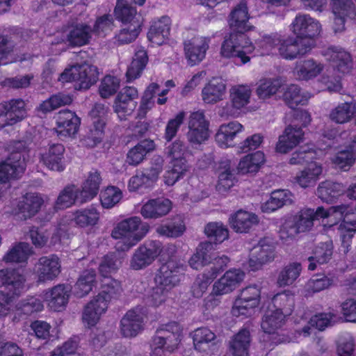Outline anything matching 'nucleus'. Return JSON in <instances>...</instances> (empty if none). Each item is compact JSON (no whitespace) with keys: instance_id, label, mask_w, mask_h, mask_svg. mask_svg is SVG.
<instances>
[{"instance_id":"412c9836","label":"nucleus","mask_w":356,"mask_h":356,"mask_svg":"<svg viewBox=\"0 0 356 356\" xmlns=\"http://www.w3.org/2000/svg\"><path fill=\"white\" fill-rule=\"evenodd\" d=\"M209 40L207 38L195 37L184 42L186 56L190 65L200 63L205 56Z\"/></svg>"},{"instance_id":"a19ab883","label":"nucleus","mask_w":356,"mask_h":356,"mask_svg":"<svg viewBox=\"0 0 356 356\" xmlns=\"http://www.w3.org/2000/svg\"><path fill=\"white\" fill-rule=\"evenodd\" d=\"M285 322L286 317L268 307L261 318V327L265 333L275 334L283 327Z\"/></svg>"},{"instance_id":"680f3d73","label":"nucleus","mask_w":356,"mask_h":356,"mask_svg":"<svg viewBox=\"0 0 356 356\" xmlns=\"http://www.w3.org/2000/svg\"><path fill=\"white\" fill-rule=\"evenodd\" d=\"M30 254L31 248L29 244L19 243L4 255L3 260L6 263H21L26 261Z\"/></svg>"},{"instance_id":"6e6d98bb","label":"nucleus","mask_w":356,"mask_h":356,"mask_svg":"<svg viewBox=\"0 0 356 356\" xmlns=\"http://www.w3.org/2000/svg\"><path fill=\"white\" fill-rule=\"evenodd\" d=\"M122 293L120 282L116 280L105 277L102 281V291L95 297H101L106 301V306L112 298H117Z\"/></svg>"},{"instance_id":"f8f14e48","label":"nucleus","mask_w":356,"mask_h":356,"mask_svg":"<svg viewBox=\"0 0 356 356\" xmlns=\"http://www.w3.org/2000/svg\"><path fill=\"white\" fill-rule=\"evenodd\" d=\"M321 26L319 22L307 14H298L290 25L291 31L302 39L311 40L321 32Z\"/></svg>"},{"instance_id":"a211bd4d","label":"nucleus","mask_w":356,"mask_h":356,"mask_svg":"<svg viewBox=\"0 0 356 356\" xmlns=\"http://www.w3.org/2000/svg\"><path fill=\"white\" fill-rule=\"evenodd\" d=\"M134 3L133 0L117 1L114 10L115 15L117 19L122 22L123 26L127 24L142 26L143 17L141 15L136 11Z\"/></svg>"},{"instance_id":"864d4df0","label":"nucleus","mask_w":356,"mask_h":356,"mask_svg":"<svg viewBox=\"0 0 356 356\" xmlns=\"http://www.w3.org/2000/svg\"><path fill=\"white\" fill-rule=\"evenodd\" d=\"M72 102V98L70 95L59 92L43 101L37 107V110L45 114L60 106L70 104Z\"/></svg>"},{"instance_id":"9b49d317","label":"nucleus","mask_w":356,"mask_h":356,"mask_svg":"<svg viewBox=\"0 0 356 356\" xmlns=\"http://www.w3.org/2000/svg\"><path fill=\"white\" fill-rule=\"evenodd\" d=\"M162 251V244L159 241H151L138 248L130 261V267L140 270L150 265Z\"/></svg>"},{"instance_id":"ea45409f","label":"nucleus","mask_w":356,"mask_h":356,"mask_svg":"<svg viewBox=\"0 0 356 356\" xmlns=\"http://www.w3.org/2000/svg\"><path fill=\"white\" fill-rule=\"evenodd\" d=\"M225 92V85L221 79L213 78L202 90V100L206 104H215L222 99Z\"/></svg>"},{"instance_id":"a18cd8bd","label":"nucleus","mask_w":356,"mask_h":356,"mask_svg":"<svg viewBox=\"0 0 356 356\" xmlns=\"http://www.w3.org/2000/svg\"><path fill=\"white\" fill-rule=\"evenodd\" d=\"M264 161V154L260 151L248 154L241 159L237 167L238 171L243 175L256 172Z\"/></svg>"},{"instance_id":"20e7f679","label":"nucleus","mask_w":356,"mask_h":356,"mask_svg":"<svg viewBox=\"0 0 356 356\" xmlns=\"http://www.w3.org/2000/svg\"><path fill=\"white\" fill-rule=\"evenodd\" d=\"M181 332L180 326L176 322L161 325L152 338V356H162L165 352H174L181 341Z\"/></svg>"},{"instance_id":"2eb2a0df","label":"nucleus","mask_w":356,"mask_h":356,"mask_svg":"<svg viewBox=\"0 0 356 356\" xmlns=\"http://www.w3.org/2000/svg\"><path fill=\"white\" fill-rule=\"evenodd\" d=\"M56 131L59 136L70 137L75 135L81 124V119L74 112L68 109L60 111L56 116Z\"/></svg>"},{"instance_id":"603ef678","label":"nucleus","mask_w":356,"mask_h":356,"mask_svg":"<svg viewBox=\"0 0 356 356\" xmlns=\"http://www.w3.org/2000/svg\"><path fill=\"white\" fill-rule=\"evenodd\" d=\"M309 96L301 92L300 88L295 84L289 86L284 90L283 99L291 108H296L298 105L305 104Z\"/></svg>"},{"instance_id":"4468645a","label":"nucleus","mask_w":356,"mask_h":356,"mask_svg":"<svg viewBox=\"0 0 356 356\" xmlns=\"http://www.w3.org/2000/svg\"><path fill=\"white\" fill-rule=\"evenodd\" d=\"M26 115L25 102L21 99H12L0 104V118L3 125H13L22 120Z\"/></svg>"},{"instance_id":"e433bc0d","label":"nucleus","mask_w":356,"mask_h":356,"mask_svg":"<svg viewBox=\"0 0 356 356\" xmlns=\"http://www.w3.org/2000/svg\"><path fill=\"white\" fill-rule=\"evenodd\" d=\"M327 210L318 207L316 211L312 209H302L298 214L293 216L301 232L309 230L314 225V220L319 218L327 217Z\"/></svg>"},{"instance_id":"774afa93","label":"nucleus","mask_w":356,"mask_h":356,"mask_svg":"<svg viewBox=\"0 0 356 356\" xmlns=\"http://www.w3.org/2000/svg\"><path fill=\"white\" fill-rule=\"evenodd\" d=\"M280 87L281 83L278 79H263L257 86V95L259 99H266L276 94Z\"/></svg>"},{"instance_id":"bf43d9fd","label":"nucleus","mask_w":356,"mask_h":356,"mask_svg":"<svg viewBox=\"0 0 356 356\" xmlns=\"http://www.w3.org/2000/svg\"><path fill=\"white\" fill-rule=\"evenodd\" d=\"M302 266L300 263L294 262L286 266L280 273L277 284L280 286L292 284L300 276Z\"/></svg>"},{"instance_id":"7ed1b4c3","label":"nucleus","mask_w":356,"mask_h":356,"mask_svg":"<svg viewBox=\"0 0 356 356\" xmlns=\"http://www.w3.org/2000/svg\"><path fill=\"white\" fill-rule=\"evenodd\" d=\"M327 55L332 70L327 71L323 81L327 85L328 90L338 92L341 88V77L351 71L353 60L349 52L339 47L329 48Z\"/></svg>"},{"instance_id":"2f4dec72","label":"nucleus","mask_w":356,"mask_h":356,"mask_svg":"<svg viewBox=\"0 0 356 356\" xmlns=\"http://www.w3.org/2000/svg\"><path fill=\"white\" fill-rule=\"evenodd\" d=\"M232 228L236 232L246 233L251 227L258 223L257 215L243 210H239L229 218Z\"/></svg>"},{"instance_id":"052dcab7","label":"nucleus","mask_w":356,"mask_h":356,"mask_svg":"<svg viewBox=\"0 0 356 356\" xmlns=\"http://www.w3.org/2000/svg\"><path fill=\"white\" fill-rule=\"evenodd\" d=\"M251 90L248 86H236L230 90V97L233 107L240 109L250 102Z\"/></svg>"},{"instance_id":"338daca9","label":"nucleus","mask_w":356,"mask_h":356,"mask_svg":"<svg viewBox=\"0 0 356 356\" xmlns=\"http://www.w3.org/2000/svg\"><path fill=\"white\" fill-rule=\"evenodd\" d=\"M104 126L105 121L103 119L93 120L91 128L83 139L86 145L92 147L102 141Z\"/></svg>"},{"instance_id":"7c9ffc66","label":"nucleus","mask_w":356,"mask_h":356,"mask_svg":"<svg viewBox=\"0 0 356 356\" xmlns=\"http://www.w3.org/2000/svg\"><path fill=\"white\" fill-rule=\"evenodd\" d=\"M43 202V199L39 194L26 193L18 202V212L22 214L24 219L30 218L39 211Z\"/></svg>"},{"instance_id":"3c124183","label":"nucleus","mask_w":356,"mask_h":356,"mask_svg":"<svg viewBox=\"0 0 356 356\" xmlns=\"http://www.w3.org/2000/svg\"><path fill=\"white\" fill-rule=\"evenodd\" d=\"M296 70L298 79L307 81L318 76L323 70V65L312 59H308L298 63Z\"/></svg>"},{"instance_id":"473e14b6","label":"nucleus","mask_w":356,"mask_h":356,"mask_svg":"<svg viewBox=\"0 0 356 356\" xmlns=\"http://www.w3.org/2000/svg\"><path fill=\"white\" fill-rule=\"evenodd\" d=\"M327 217L336 214L338 215L339 218H343V222L340 225L342 229H344L347 232H356V213L353 211V209L350 207L341 204L338 206L331 207L327 210Z\"/></svg>"},{"instance_id":"e2e57ef3","label":"nucleus","mask_w":356,"mask_h":356,"mask_svg":"<svg viewBox=\"0 0 356 356\" xmlns=\"http://www.w3.org/2000/svg\"><path fill=\"white\" fill-rule=\"evenodd\" d=\"M122 265L121 258L115 253L105 255L99 265V273L104 277L116 273Z\"/></svg>"},{"instance_id":"49530a36","label":"nucleus","mask_w":356,"mask_h":356,"mask_svg":"<svg viewBox=\"0 0 356 356\" xmlns=\"http://www.w3.org/2000/svg\"><path fill=\"white\" fill-rule=\"evenodd\" d=\"M321 173V165L312 162L296 175L295 179L301 187L307 188L314 185Z\"/></svg>"},{"instance_id":"c03bdc74","label":"nucleus","mask_w":356,"mask_h":356,"mask_svg":"<svg viewBox=\"0 0 356 356\" xmlns=\"http://www.w3.org/2000/svg\"><path fill=\"white\" fill-rule=\"evenodd\" d=\"M213 249L211 242H202L199 244L196 252L189 259V265L195 270L211 263V254L210 251Z\"/></svg>"},{"instance_id":"cd10ccee","label":"nucleus","mask_w":356,"mask_h":356,"mask_svg":"<svg viewBox=\"0 0 356 356\" xmlns=\"http://www.w3.org/2000/svg\"><path fill=\"white\" fill-rule=\"evenodd\" d=\"M229 26L234 32L245 33L251 29L247 5L242 1L230 13Z\"/></svg>"},{"instance_id":"393cba45","label":"nucleus","mask_w":356,"mask_h":356,"mask_svg":"<svg viewBox=\"0 0 356 356\" xmlns=\"http://www.w3.org/2000/svg\"><path fill=\"white\" fill-rule=\"evenodd\" d=\"M243 129V127L237 121H232L220 125L215 136L218 145L222 148H226L234 145V139Z\"/></svg>"},{"instance_id":"4d7b16f0","label":"nucleus","mask_w":356,"mask_h":356,"mask_svg":"<svg viewBox=\"0 0 356 356\" xmlns=\"http://www.w3.org/2000/svg\"><path fill=\"white\" fill-rule=\"evenodd\" d=\"M186 227L181 217L177 216L167 224L156 228V232L163 236L177 238L185 232Z\"/></svg>"},{"instance_id":"f3484780","label":"nucleus","mask_w":356,"mask_h":356,"mask_svg":"<svg viewBox=\"0 0 356 356\" xmlns=\"http://www.w3.org/2000/svg\"><path fill=\"white\" fill-rule=\"evenodd\" d=\"M143 328V313L142 309L136 307L129 310L120 321V332L125 337H134Z\"/></svg>"},{"instance_id":"c9c22d12","label":"nucleus","mask_w":356,"mask_h":356,"mask_svg":"<svg viewBox=\"0 0 356 356\" xmlns=\"http://www.w3.org/2000/svg\"><path fill=\"white\" fill-rule=\"evenodd\" d=\"M171 21L169 17L163 16L154 21L147 33L148 39L153 43L161 45L170 34Z\"/></svg>"},{"instance_id":"39448f33","label":"nucleus","mask_w":356,"mask_h":356,"mask_svg":"<svg viewBox=\"0 0 356 356\" xmlns=\"http://www.w3.org/2000/svg\"><path fill=\"white\" fill-rule=\"evenodd\" d=\"M254 49L252 42L245 34L232 31L225 37L220 54L225 58H234L236 64L243 65L250 61V58L248 54H251Z\"/></svg>"},{"instance_id":"6ab92c4d","label":"nucleus","mask_w":356,"mask_h":356,"mask_svg":"<svg viewBox=\"0 0 356 356\" xmlns=\"http://www.w3.org/2000/svg\"><path fill=\"white\" fill-rule=\"evenodd\" d=\"M244 273L239 269L229 270L216 282L213 286V293L222 296L233 291L244 278Z\"/></svg>"},{"instance_id":"6e6552de","label":"nucleus","mask_w":356,"mask_h":356,"mask_svg":"<svg viewBox=\"0 0 356 356\" xmlns=\"http://www.w3.org/2000/svg\"><path fill=\"white\" fill-rule=\"evenodd\" d=\"M314 42L311 40L289 36L285 39H281L277 49L279 55L282 58L292 60L307 54L312 50Z\"/></svg>"},{"instance_id":"69168bd1","label":"nucleus","mask_w":356,"mask_h":356,"mask_svg":"<svg viewBox=\"0 0 356 356\" xmlns=\"http://www.w3.org/2000/svg\"><path fill=\"white\" fill-rule=\"evenodd\" d=\"M204 233L216 243L223 242L229 236L227 228L222 222H209L204 227Z\"/></svg>"},{"instance_id":"13d9d810","label":"nucleus","mask_w":356,"mask_h":356,"mask_svg":"<svg viewBox=\"0 0 356 356\" xmlns=\"http://www.w3.org/2000/svg\"><path fill=\"white\" fill-rule=\"evenodd\" d=\"M341 192V185L331 181L321 182L317 188L316 194L326 202H332Z\"/></svg>"},{"instance_id":"1a4fd4ad","label":"nucleus","mask_w":356,"mask_h":356,"mask_svg":"<svg viewBox=\"0 0 356 356\" xmlns=\"http://www.w3.org/2000/svg\"><path fill=\"white\" fill-rule=\"evenodd\" d=\"M260 289L256 285L245 287L236 299L232 313L234 316H248L260 301Z\"/></svg>"},{"instance_id":"423d86ee","label":"nucleus","mask_w":356,"mask_h":356,"mask_svg":"<svg viewBox=\"0 0 356 356\" xmlns=\"http://www.w3.org/2000/svg\"><path fill=\"white\" fill-rule=\"evenodd\" d=\"M97 79V67L86 63L76 64L66 68L59 77V81L62 82H74L76 90H87L95 84Z\"/></svg>"},{"instance_id":"bb28decb","label":"nucleus","mask_w":356,"mask_h":356,"mask_svg":"<svg viewBox=\"0 0 356 356\" xmlns=\"http://www.w3.org/2000/svg\"><path fill=\"white\" fill-rule=\"evenodd\" d=\"M107 308L106 301L104 298L93 297L84 308L82 316L83 321L89 327L95 325L101 315L106 311Z\"/></svg>"},{"instance_id":"dca6fc26","label":"nucleus","mask_w":356,"mask_h":356,"mask_svg":"<svg viewBox=\"0 0 356 356\" xmlns=\"http://www.w3.org/2000/svg\"><path fill=\"white\" fill-rule=\"evenodd\" d=\"M92 25L86 22L72 23L67 31L66 41L72 47H82L92 38Z\"/></svg>"},{"instance_id":"72a5a7b5","label":"nucleus","mask_w":356,"mask_h":356,"mask_svg":"<svg viewBox=\"0 0 356 356\" xmlns=\"http://www.w3.org/2000/svg\"><path fill=\"white\" fill-rule=\"evenodd\" d=\"M23 277L15 269L0 270V286H5L13 296H19L23 288Z\"/></svg>"},{"instance_id":"c85d7f7f","label":"nucleus","mask_w":356,"mask_h":356,"mask_svg":"<svg viewBox=\"0 0 356 356\" xmlns=\"http://www.w3.org/2000/svg\"><path fill=\"white\" fill-rule=\"evenodd\" d=\"M80 188L74 184L66 186L62 190L56 201L55 208L56 209H64L74 204H82L86 202L81 196Z\"/></svg>"},{"instance_id":"0e129e2a","label":"nucleus","mask_w":356,"mask_h":356,"mask_svg":"<svg viewBox=\"0 0 356 356\" xmlns=\"http://www.w3.org/2000/svg\"><path fill=\"white\" fill-rule=\"evenodd\" d=\"M73 220L79 227L95 225L99 220V213L95 207L78 210L74 213Z\"/></svg>"},{"instance_id":"f03ea898","label":"nucleus","mask_w":356,"mask_h":356,"mask_svg":"<svg viewBox=\"0 0 356 356\" xmlns=\"http://www.w3.org/2000/svg\"><path fill=\"white\" fill-rule=\"evenodd\" d=\"M149 231V225L142 223L140 217L134 216L120 222L112 230L111 236L119 240L116 248L127 251L136 245Z\"/></svg>"},{"instance_id":"8fccbe9b","label":"nucleus","mask_w":356,"mask_h":356,"mask_svg":"<svg viewBox=\"0 0 356 356\" xmlns=\"http://www.w3.org/2000/svg\"><path fill=\"white\" fill-rule=\"evenodd\" d=\"M332 250L333 246L330 241L321 243L317 246L314 252V255L308 258L309 262L308 269L314 270L316 268V264H323L328 262L332 257Z\"/></svg>"},{"instance_id":"4c0bfd02","label":"nucleus","mask_w":356,"mask_h":356,"mask_svg":"<svg viewBox=\"0 0 356 356\" xmlns=\"http://www.w3.org/2000/svg\"><path fill=\"white\" fill-rule=\"evenodd\" d=\"M154 148V140L150 139L143 140L129 150L127 154L126 162L129 165L136 166L141 163L147 154L153 151Z\"/></svg>"},{"instance_id":"a878e982","label":"nucleus","mask_w":356,"mask_h":356,"mask_svg":"<svg viewBox=\"0 0 356 356\" xmlns=\"http://www.w3.org/2000/svg\"><path fill=\"white\" fill-rule=\"evenodd\" d=\"M65 147L61 144H53L48 151L41 156V161L49 169L62 172L65 169Z\"/></svg>"},{"instance_id":"0eeeda50","label":"nucleus","mask_w":356,"mask_h":356,"mask_svg":"<svg viewBox=\"0 0 356 356\" xmlns=\"http://www.w3.org/2000/svg\"><path fill=\"white\" fill-rule=\"evenodd\" d=\"M185 270L186 266L183 262L170 258L160 267L154 277V282L171 290L179 284Z\"/></svg>"},{"instance_id":"9d476101","label":"nucleus","mask_w":356,"mask_h":356,"mask_svg":"<svg viewBox=\"0 0 356 356\" xmlns=\"http://www.w3.org/2000/svg\"><path fill=\"white\" fill-rule=\"evenodd\" d=\"M209 122L202 111H196L190 115L188 131L186 133L188 142L192 146L200 145L209 137Z\"/></svg>"},{"instance_id":"f704fd0d","label":"nucleus","mask_w":356,"mask_h":356,"mask_svg":"<svg viewBox=\"0 0 356 356\" xmlns=\"http://www.w3.org/2000/svg\"><path fill=\"white\" fill-rule=\"evenodd\" d=\"M294 296L290 291H284L275 295L268 307L276 312L282 314L284 317L290 316L294 309Z\"/></svg>"},{"instance_id":"09e8293b","label":"nucleus","mask_w":356,"mask_h":356,"mask_svg":"<svg viewBox=\"0 0 356 356\" xmlns=\"http://www.w3.org/2000/svg\"><path fill=\"white\" fill-rule=\"evenodd\" d=\"M96 281L95 270H86L82 273L74 286V293L78 298L88 295L92 289Z\"/></svg>"},{"instance_id":"c756f323","label":"nucleus","mask_w":356,"mask_h":356,"mask_svg":"<svg viewBox=\"0 0 356 356\" xmlns=\"http://www.w3.org/2000/svg\"><path fill=\"white\" fill-rule=\"evenodd\" d=\"M274 247L271 245L259 243L250 254L249 266L252 270H258L264 264L274 259Z\"/></svg>"},{"instance_id":"de8ad7c7","label":"nucleus","mask_w":356,"mask_h":356,"mask_svg":"<svg viewBox=\"0 0 356 356\" xmlns=\"http://www.w3.org/2000/svg\"><path fill=\"white\" fill-rule=\"evenodd\" d=\"M147 63L148 56L146 51L144 49L137 51L126 72L127 81H131L140 76Z\"/></svg>"},{"instance_id":"37998d69","label":"nucleus","mask_w":356,"mask_h":356,"mask_svg":"<svg viewBox=\"0 0 356 356\" xmlns=\"http://www.w3.org/2000/svg\"><path fill=\"white\" fill-rule=\"evenodd\" d=\"M250 334L247 329L241 330L229 342L230 351L234 356H248Z\"/></svg>"},{"instance_id":"58836bf2","label":"nucleus","mask_w":356,"mask_h":356,"mask_svg":"<svg viewBox=\"0 0 356 356\" xmlns=\"http://www.w3.org/2000/svg\"><path fill=\"white\" fill-rule=\"evenodd\" d=\"M102 180L100 172L96 169H92L80 188L81 198L86 202L93 199L99 192Z\"/></svg>"},{"instance_id":"4be33fe9","label":"nucleus","mask_w":356,"mask_h":356,"mask_svg":"<svg viewBox=\"0 0 356 356\" xmlns=\"http://www.w3.org/2000/svg\"><path fill=\"white\" fill-rule=\"evenodd\" d=\"M70 291L71 289L68 285L58 284L46 291L44 298L52 310L60 312L67 305Z\"/></svg>"},{"instance_id":"b1692460","label":"nucleus","mask_w":356,"mask_h":356,"mask_svg":"<svg viewBox=\"0 0 356 356\" xmlns=\"http://www.w3.org/2000/svg\"><path fill=\"white\" fill-rule=\"evenodd\" d=\"M37 273L40 282L52 280L60 272V264L56 256L41 257L37 264Z\"/></svg>"},{"instance_id":"ddd939ff","label":"nucleus","mask_w":356,"mask_h":356,"mask_svg":"<svg viewBox=\"0 0 356 356\" xmlns=\"http://www.w3.org/2000/svg\"><path fill=\"white\" fill-rule=\"evenodd\" d=\"M138 97V92L134 87L126 86L119 92L115 100L114 111L121 120L132 114L136 108Z\"/></svg>"},{"instance_id":"79ce46f5","label":"nucleus","mask_w":356,"mask_h":356,"mask_svg":"<svg viewBox=\"0 0 356 356\" xmlns=\"http://www.w3.org/2000/svg\"><path fill=\"white\" fill-rule=\"evenodd\" d=\"M291 193L286 190H277L271 193L270 198L262 204L261 210L270 213L292 202Z\"/></svg>"},{"instance_id":"aec40b11","label":"nucleus","mask_w":356,"mask_h":356,"mask_svg":"<svg viewBox=\"0 0 356 356\" xmlns=\"http://www.w3.org/2000/svg\"><path fill=\"white\" fill-rule=\"evenodd\" d=\"M304 132L298 124L288 126L283 135L280 136L276 144L277 152L285 154L296 147L303 138Z\"/></svg>"},{"instance_id":"5701e85b","label":"nucleus","mask_w":356,"mask_h":356,"mask_svg":"<svg viewBox=\"0 0 356 356\" xmlns=\"http://www.w3.org/2000/svg\"><path fill=\"white\" fill-rule=\"evenodd\" d=\"M171 208L172 203L168 199H152L141 207L140 213L146 219H156L167 215Z\"/></svg>"},{"instance_id":"5fc2aeb1","label":"nucleus","mask_w":356,"mask_h":356,"mask_svg":"<svg viewBox=\"0 0 356 356\" xmlns=\"http://www.w3.org/2000/svg\"><path fill=\"white\" fill-rule=\"evenodd\" d=\"M216 334L207 327H200L193 333V340L195 348L200 351H206L209 344H215Z\"/></svg>"},{"instance_id":"f257e3e1","label":"nucleus","mask_w":356,"mask_h":356,"mask_svg":"<svg viewBox=\"0 0 356 356\" xmlns=\"http://www.w3.org/2000/svg\"><path fill=\"white\" fill-rule=\"evenodd\" d=\"M9 155L0 163V183L19 179L24 172L29 159V143L26 140L13 141L8 145Z\"/></svg>"}]
</instances>
